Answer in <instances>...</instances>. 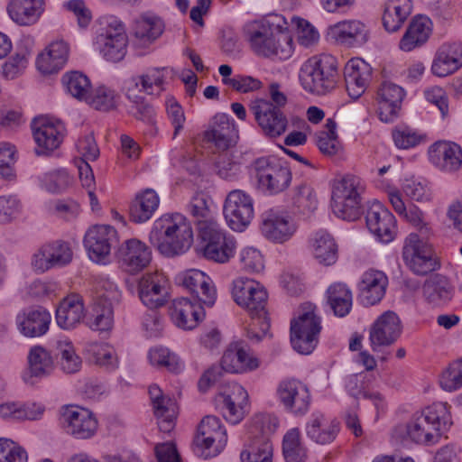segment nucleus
I'll list each match as a JSON object with an SVG mask.
<instances>
[{
    "instance_id": "f257e3e1",
    "label": "nucleus",
    "mask_w": 462,
    "mask_h": 462,
    "mask_svg": "<svg viewBox=\"0 0 462 462\" xmlns=\"http://www.w3.org/2000/svg\"><path fill=\"white\" fill-rule=\"evenodd\" d=\"M150 242L166 256L184 254L193 243L189 221L181 214L163 215L151 230Z\"/></svg>"
},
{
    "instance_id": "f03ea898",
    "label": "nucleus",
    "mask_w": 462,
    "mask_h": 462,
    "mask_svg": "<svg viewBox=\"0 0 462 462\" xmlns=\"http://www.w3.org/2000/svg\"><path fill=\"white\" fill-rule=\"evenodd\" d=\"M451 425L448 403L436 402L412 417L406 425V433L416 443L432 445L439 441Z\"/></svg>"
},
{
    "instance_id": "7ed1b4c3",
    "label": "nucleus",
    "mask_w": 462,
    "mask_h": 462,
    "mask_svg": "<svg viewBox=\"0 0 462 462\" xmlns=\"http://www.w3.org/2000/svg\"><path fill=\"white\" fill-rule=\"evenodd\" d=\"M299 77L306 92L327 95L336 89L339 81L338 61L330 54L313 56L304 63Z\"/></svg>"
},
{
    "instance_id": "20e7f679",
    "label": "nucleus",
    "mask_w": 462,
    "mask_h": 462,
    "mask_svg": "<svg viewBox=\"0 0 462 462\" xmlns=\"http://www.w3.org/2000/svg\"><path fill=\"white\" fill-rule=\"evenodd\" d=\"M259 365V359L248 347L240 343L230 344L223 354L220 365H213L206 370L198 383V387L200 392L205 393L225 372L244 374L257 369Z\"/></svg>"
},
{
    "instance_id": "39448f33",
    "label": "nucleus",
    "mask_w": 462,
    "mask_h": 462,
    "mask_svg": "<svg viewBox=\"0 0 462 462\" xmlns=\"http://www.w3.org/2000/svg\"><path fill=\"white\" fill-rule=\"evenodd\" d=\"M244 34L252 50L259 56L276 57L287 60L293 47L291 38L283 33L274 34L268 24L259 21L247 23L244 26Z\"/></svg>"
},
{
    "instance_id": "423d86ee",
    "label": "nucleus",
    "mask_w": 462,
    "mask_h": 462,
    "mask_svg": "<svg viewBox=\"0 0 462 462\" xmlns=\"http://www.w3.org/2000/svg\"><path fill=\"white\" fill-rule=\"evenodd\" d=\"M331 208L334 214L344 220L354 221L362 213L364 186L359 177L346 174L331 182Z\"/></svg>"
},
{
    "instance_id": "0eeeda50",
    "label": "nucleus",
    "mask_w": 462,
    "mask_h": 462,
    "mask_svg": "<svg viewBox=\"0 0 462 462\" xmlns=\"http://www.w3.org/2000/svg\"><path fill=\"white\" fill-rule=\"evenodd\" d=\"M315 309L311 303L302 304L297 317L291 321V343L300 354L309 355L317 346L322 327Z\"/></svg>"
},
{
    "instance_id": "6e6552de",
    "label": "nucleus",
    "mask_w": 462,
    "mask_h": 462,
    "mask_svg": "<svg viewBox=\"0 0 462 462\" xmlns=\"http://www.w3.org/2000/svg\"><path fill=\"white\" fill-rule=\"evenodd\" d=\"M194 442L199 456L205 459L217 456L227 442L226 430L219 418L214 415L205 416L198 426Z\"/></svg>"
},
{
    "instance_id": "1a4fd4ad",
    "label": "nucleus",
    "mask_w": 462,
    "mask_h": 462,
    "mask_svg": "<svg viewBox=\"0 0 462 462\" xmlns=\"http://www.w3.org/2000/svg\"><path fill=\"white\" fill-rule=\"evenodd\" d=\"M97 44L101 56L107 61L119 62L126 52L128 37L124 23L116 17L106 19V25L97 36Z\"/></svg>"
},
{
    "instance_id": "9d476101",
    "label": "nucleus",
    "mask_w": 462,
    "mask_h": 462,
    "mask_svg": "<svg viewBox=\"0 0 462 462\" xmlns=\"http://www.w3.org/2000/svg\"><path fill=\"white\" fill-rule=\"evenodd\" d=\"M232 294L235 301L245 309L253 319L265 317L268 294L260 282L248 278L239 277L234 281Z\"/></svg>"
},
{
    "instance_id": "9b49d317",
    "label": "nucleus",
    "mask_w": 462,
    "mask_h": 462,
    "mask_svg": "<svg viewBox=\"0 0 462 462\" xmlns=\"http://www.w3.org/2000/svg\"><path fill=\"white\" fill-rule=\"evenodd\" d=\"M254 169L259 187L270 194L285 190L291 183V171L275 159L258 158L254 162Z\"/></svg>"
},
{
    "instance_id": "f8f14e48",
    "label": "nucleus",
    "mask_w": 462,
    "mask_h": 462,
    "mask_svg": "<svg viewBox=\"0 0 462 462\" xmlns=\"http://www.w3.org/2000/svg\"><path fill=\"white\" fill-rule=\"evenodd\" d=\"M60 424L63 430L77 439H88L97 430V420L92 411L77 405L61 410Z\"/></svg>"
},
{
    "instance_id": "ddd939ff",
    "label": "nucleus",
    "mask_w": 462,
    "mask_h": 462,
    "mask_svg": "<svg viewBox=\"0 0 462 462\" xmlns=\"http://www.w3.org/2000/svg\"><path fill=\"white\" fill-rule=\"evenodd\" d=\"M223 213L229 227L241 232L254 218L253 199L242 189L231 190L225 199Z\"/></svg>"
},
{
    "instance_id": "4468645a",
    "label": "nucleus",
    "mask_w": 462,
    "mask_h": 462,
    "mask_svg": "<svg viewBox=\"0 0 462 462\" xmlns=\"http://www.w3.org/2000/svg\"><path fill=\"white\" fill-rule=\"evenodd\" d=\"M402 257L409 268L418 275H426L439 267L431 246L415 233L410 234L405 239Z\"/></svg>"
},
{
    "instance_id": "2eb2a0df",
    "label": "nucleus",
    "mask_w": 462,
    "mask_h": 462,
    "mask_svg": "<svg viewBox=\"0 0 462 462\" xmlns=\"http://www.w3.org/2000/svg\"><path fill=\"white\" fill-rule=\"evenodd\" d=\"M175 281L205 306L212 307L215 304L217 290L212 279L204 272L198 269L187 270L180 273Z\"/></svg>"
},
{
    "instance_id": "dca6fc26",
    "label": "nucleus",
    "mask_w": 462,
    "mask_h": 462,
    "mask_svg": "<svg viewBox=\"0 0 462 462\" xmlns=\"http://www.w3.org/2000/svg\"><path fill=\"white\" fill-rule=\"evenodd\" d=\"M250 109L266 136L274 138L285 133L288 125L287 117L282 109L274 106L273 103L269 100L258 99L252 104Z\"/></svg>"
},
{
    "instance_id": "f3484780",
    "label": "nucleus",
    "mask_w": 462,
    "mask_h": 462,
    "mask_svg": "<svg viewBox=\"0 0 462 462\" xmlns=\"http://www.w3.org/2000/svg\"><path fill=\"white\" fill-rule=\"evenodd\" d=\"M32 130L38 145L37 154H43L57 149L63 141L65 126L60 120L39 116L32 120Z\"/></svg>"
},
{
    "instance_id": "a211bd4d",
    "label": "nucleus",
    "mask_w": 462,
    "mask_h": 462,
    "mask_svg": "<svg viewBox=\"0 0 462 462\" xmlns=\"http://www.w3.org/2000/svg\"><path fill=\"white\" fill-rule=\"evenodd\" d=\"M216 405L227 421L236 424L246 412L248 393L242 385L233 383L226 392L217 395Z\"/></svg>"
},
{
    "instance_id": "6ab92c4d",
    "label": "nucleus",
    "mask_w": 462,
    "mask_h": 462,
    "mask_svg": "<svg viewBox=\"0 0 462 462\" xmlns=\"http://www.w3.org/2000/svg\"><path fill=\"white\" fill-rule=\"evenodd\" d=\"M279 401L296 416L304 415L310 409L311 397L309 388L299 380L282 381L277 389Z\"/></svg>"
},
{
    "instance_id": "aec40b11",
    "label": "nucleus",
    "mask_w": 462,
    "mask_h": 462,
    "mask_svg": "<svg viewBox=\"0 0 462 462\" xmlns=\"http://www.w3.org/2000/svg\"><path fill=\"white\" fill-rule=\"evenodd\" d=\"M297 229L296 221L287 212L271 209L263 215L261 231L272 242L282 244L290 240Z\"/></svg>"
},
{
    "instance_id": "412c9836",
    "label": "nucleus",
    "mask_w": 462,
    "mask_h": 462,
    "mask_svg": "<svg viewBox=\"0 0 462 462\" xmlns=\"http://www.w3.org/2000/svg\"><path fill=\"white\" fill-rule=\"evenodd\" d=\"M138 295L149 309L163 306L168 300V279L162 273L143 274L138 281Z\"/></svg>"
},
{
    "instance_id": "4be33fe9",
    "label": "nucleus",
    "mask_w": 462,
    "mask_h": 462,
    "mask_svg": "<svg viewBox=\"0 0 462 462\" xmlns=\"http://www.w3.org/2000/svg\"><path fill=\"white\" fill-rule=\"evenodd\" d=\"M402 333V324L397 314L392 310L383 312L370 328L369 339L373 351L393 344Z\"/></svg>"
},
{
    "instance_id": "5701e85b",
    "label": "nucleus",
    "mask_w": 462,
    "mask_h": 462,
    "mask_svg": "<svg viewBox=\"0 0 462 462\" xmlns=\"http://www.w3.org/2000/svg\"><path fill=\"white\" fill-rule=\"evenodd\" d=\"M116 230L108 225H97L89 228L84 237V245L94 262L104 260L116 242Z\"/></svg>"
},
{
    "instance_id": "b1692460",
    "label": "nucleus",
    "mask_w": 462,
    "mask_h": 462,
    "mask_svg": "<svg viewBox=\"0 0 462 462\" xmlns=\"http://www.w3.org/2000/svg\"><path fill=\"white\" fill-rule=\"evenodd\" d=\"M72 250L69 245L62 241H55L42 245L33 254L32 265L41 273L53 267H60L68 264L72 260Z\"/></svg>"
},
{
    "instance_id": "393cba45",
    "label": "nucleus",
    "mask_w": 462,
    "mask_h": 462,
    "mask_svg": "<svg viewBox=\"0 0 462 462\" xmlns=\"http://www.w3.org/2000/svg\"><path fill=\"white\" fill-rule=\"evenodd\" d=\"M365 222L368 229L380 241L391 242L396 233L394 216L380 202H374L367 209Z\"/></svg>"
},
{
    "instance_id": "a878e982",
    "label": "nucleus",
    "mask_w": 462,
    "mask_h": 462,
    "mask_svg": "<svg viewBox=\"0 0 462 462\" xmlns=\"http://www.w3.org/2000/svg\"><path fill=\"white\" fill-rule=\"evenodd\" d=\"M405 96L404 89L391 81H383L377 89L378 116L382 122H393L398 116Z\"/></svg>"
},
{
    "instance_id": "bb28decb",
    "label": "nucleus",
    "mask_w": 462,
    "mask_h": 462,
    "mask_svg": "<svg viewBox=\"0 0 462 462\" xmlns=\"http://www.w3.org/2000/svg\"><path fill=\"white\" fill-rule=\"evenodd\" d=\"M204 137L207 141L212 142L218 150L226 151L236 145L238 133L229 116L218 113L212 118L209 129L205 132Z\"/></svg>"
},
{
    "instance_id": "cd10ccee",
    "label": "nucleus",
    "mask_w": 462,
    "mask_h": 462,
    "mask_svg": "<svg viewBox=\"0 0 462 462\" xmlns=\"http://www.w3.org/2000/svg\"><path fill=\"white\" fill-rule=\"evenodd\" d=\"M429 160L438 169L453 172L462 166V148L449 141H437L429 147Z\"/></svg>"
},
{
    "instance_id": "c85d7f7f",
    "label": "nucleus",
    "mask_w": 462,
    "mask_h": 462,
    "mask_svg": "<svg viewBox=\"0 0 462 462\" xmlns=\"http://www.w3.org/2000/svg\"><path fill=\"white\" fill-rule=\"evenodd\" d=\"M117 257L129 273L142 271L152 260L150 248L142 241L132 238L126 240L118 249Z\"/></svg>"
},
{
    "instance_id": "c756f323",
    "label": "nucleus",
    "mask_w": 462,
    "mask_h": 462,
    "mask_svg": "<svg viewBox=\"0 0 462 462\" xmlns=\"http://www.w3.org/2000/svg\"><path fill=\"white\" fill-rule=\"evenodd\" d=\"M165 68H151L140 76H133L125 81L124 88L128 99L132 92L138 90L147 95H160L164 90Z\"/></svg>"
},
{
    "instance_id": "7c9ffc66",
    "label": "nucleus",
    "mask_w": 462,
    "mask_h": 462,
    "mask_svg": "<svg viewBox=\"0 0 462 462\" xmlns=\"http://www.w3.org/2000/svg\"><path fill=\"white\" fill-rule=\"evenodd\" d=\"M203 305L184 297L174 300L171 310L174 323L183 329L195 328L205 317Z\"/></svg>"
},
{
    "instance_id": "2f4dec72",
    "label": "nucleus",
    "mask_w": 462,
    "mask_h": 462,
    "mask_svg": "<svg viewBox=\"0 0 462 462\" xmlns=\"http://www.w3.org/2000/svg\"><path fill=\"white\" fill-rule=\"evenodd\" d=\"M69 46L64 40L51 42L38 55L36 65L42 74H53L60 71L67 63Z\"/></svg>"
},
{
    "instance_id": "473e14b6",
    "label": "nucleus",
    "mask_w": 462,
    "mask_h": 462,
    "mask_svg": "<svg viewBox=\"0 0 462 462\" xmlns=\"http://www.w3.org/2000/svg\"><path fill=\"white\" fill-rule=\"evenodd\" d=\"M344 77L349 97L357 99L367 88L371 77V69L363 60L352 59L345 66Z\"/></svg>"
},
{
    "instance_id": "72a5a7b5",
    "label": "nucleus",
    "mask_w": 462,
    "mask_h": 462,
    "mask_svg": "<svg viewBox=\"0 0 462 462\" xmlns=\"http://www.w3.org/2000/svg\"><path fill=\"white\" fill-rule=\"evenodd\" d=\"M10 18L18 25L35 24L45 10V0H9L6 7Z\"/></svg>"
},
{
    "instance_id": "f704fd0d",
    "label": "nucleus",
    "mask_w": 462,
    "mask_h": 462,
    "mask_svg": "<svg viewBox=\"0 0 462 462\" xmlns=\"http://www.w3.org/2000/svg\"><path fill=\"white\" fill-rule=\"evenodd\" d=\"M388 278L384 273L370 269L365 272L358 283L360 296L367 305L379 302L385 294Z\"/></svg>"
},
{
    "instance_id": "c9c22d12",
    "label": "nucleus",
    "mask_w": 462,
    "mask_h": 462,
    "mask_svg": "<svg viewBox=\"0 0 462 462\" xmlns=\"http://www.w3.org/2000/svg\"><path fill=\"white\" fill-rule=\"evenodd\" d=\"M462 66V44H443L438 51L431 69L439 77H446Z\"/></svg>"
},
{
    "instance_id": "e433bc0d",
    "label": "nucleus",
    "mask_w": 462,
    "mask_h": 462,
    "mask_svg": "<svg viewBox=\"0 0 462 462\" xmlns=\"http://www.w3.org/2000/svg\"><path fill=\"white\" fill-rule=\"evenodd\" d=\"M306 434L315 443L320 445L334 441L339 432V424L335 420L326 418L322 413H313L306 423Z\"/></svg>"
},
{
    "instance_id": "4c0bfd02",
    "label": "nucleus",
    "mask_w": 462,
    "mask_h": 462,
    "mask_svg": "<svg viewBox=\"0 0 462 462\" xmlns=\"http://www.w3.org/2000/svg\"><path fill=\"white\" fill-rule=\"evenodd\" d=\"M411 0H386L383 5L382 23L388 32H398L412 12Z\"/></svg>"
},
{
    "instance_id": "58836bf2",
    "label": "nucleus",
    "mask_w": 462,
    "mask_h": 462,
    "mask_svg": "<svg viewBox=\"0 0 462 462\" xmlns=\"http://www.w3.org/2000/svg\"><path fill=\"white\" fill-rule=\"evenodd\" d=\"M51 319V314L45 309L39 307L18 315L16 322L23 336L35 337L48 331Z\"/></svg>"
},
{
    "instance_id": "ea45409f",
    "label": "nucleus",
    "mask_w": 462,
    "mask_h": 462,
    "mask_svg": "<svg viewBox=\"0 0 462 462\" xmlns=\"http://www.w3.org/2000/svg\"><path fill=\"white\" fill-rule=\"evenodd\" d=\"M422 292L430 304L434 307H441L452 300L454 287L445 276L436 273L425 281Z\"/></svg>"
},
{
    "instance_id": "a19ab883",
    "label": "nucleus",
    "mask_w": 462,
    "mask_h": 462,
    "mask_svg": "<svg viewBox=\"0 0 462 462\" xmlns=\"http://www.w3.org/2000/svg\"><path fill=\"white\" fill-rule=\"evenodd\" d=\"M85 316L82 297L71 294L62 300L56 310V321L63 329L74 328Z\"/></svg>"
},
{
    "instance_id": "79ce46f5",
    "label": "nucleus",
    "mask_w": 462,
    "mask_h": 462,
    "mask_svg": "<svg viewBox=\"0 0 462 462\" xmlns=\"http://www.w3.org/2000/svg\"><path fill=\"white\" fill-rule=\"evenodd\" d=\"M431 33V22L429 18L418 15L411 19L399 47L403 51H411L423 45Z\"/></svg>"
},
{
    "instance_id": "37998d69",
    "label": "nucleus",
    "mask_w": 462,
    "mask_h": 462,
    "mask_svg": "<svg viewBox=\"0 0 462 462\" xmlns=\"http://www.w3.org/2000/svg\"><path fill=\"white\" fill-rule=\"evenodd\" d=\"M311 250L319 263L330 266L337 261L338 247L330 234L325 231L317 232L311 240Z\"/></svg>"
},
{
    "instance_id": "c03bdc74",
    "label": "nucleus",
    "mask_w": 462,
    "mask_h": 462,
    "mask_svg": "<svg viewBox=\"0 0 462 462\" xmlns=\"http://www.w3.org/2000/svg\"><path fill=\"white\" fill-rule=\"evenodd\" d=\"M158 206L157 193L147 189L132 202L129 209L130 218L135 223H143L152 217Z\"/></svg>"
},
{
    "instance_id": "a18cd8bd",
    "label": "nucleus",
    "mask_w": 462,
    "mask_h": 462,
    "mask_svg": "<svg viewBox=\"0 0 462 462\" xmlns=\"http://www.w3.org/2000/svg\"><path fill=\"white\" fill-rule=\"evenodd\" d=\"M328 33L335 41L345 44L366 39L365 24L356 20L339 22L329 27Z\"/></svg>"
},
{
    "instance_id": "49530a36",
    "label": "nucleus",
    "mask_w": 462,
    "mask_h": 462,
    "mask_svg": "<svg viewBox=\"0 0 462 462\" xmlns=\"http://www.w3.org/2000/svg\"><path fill=\"white\" fill-rule=\"evenodd\" d=\"M327 299L330 309L337 317L346 316L353 304V295L346 284L335 282L327 290Z\"/></svg>"
},
{
    "instance_id": "de8ad7c7",
    "label": "nucleus",
    "mask_w": 462,
    "mask_h": 462,
    "mask_svg": "<svg viewBox=\"0 0 462 462\" xmlns=\"http://www.w3.org/2000/svg\"><path fill=\"white\" fill-rule=\"evenodd\" d=\"M114 323V310L106 295L101 296L94 304L88 320L90 328L99 331L110 329Z\"/></svg>"
},
{
    "instance_id": "09e8293b",
    "label": "nucleus",
    "mask_w": 462,
    "mask_h": 462,
    "mask_svg": "<svg viewBox=\"0 0 462 462\" xmlns=\"http://www.w3.org/2000/svg\"><path fill=\"white\" fill-rule=\"evenodd\" d=\"M291 206L297 213L302 215H309L315 211L318 199L314 189L307 183L296 186L292 189Z\"/></svg>"
},
{
    "instance_id": "8fccbe9b",
    "label": "nucleus",
    "mask_w": 462,
    "mask_h": 462,
    "mask_svg": "<svg viewBox=\"0 0 462 462\" xmlns=\"http://www.w3.org/2000/svg\"><path fill=\"white\" fill-rule=\"evenodd\" d=\"M28 365L31 375L35 377L49 375L54 367L51 355L42 346H34L30 349Z\"/></svg>"
},
{
    "instance_id": "3c124183",
    "label": "nucleus",
    "mask_w": 462,
    "mask_h": 462,
    "mask_svg": "<svg viewBox=\"0 0 462 462\" xmlns=\"http://www.w3.org/2000/svg\"><path fill=\"white\" fill-rule=\"evenodd\" d=\"M279 425L278 418L269 413H259L253 417L249 426L252 440H270Z\"/></svg>"
},
{
    "instance_id": "603ef678",
    "label": "nucleus",
    "mask_w": 462,
    "mask_h": 462,
    "mask_svg": "<svg viewBox=\"0 0 462 462\" xmlns=\"http://www.w3.org/2000/svg\"><path fill=\"white\" fill-rule=\"evenodd\" d=\"M236 245L233 239L226 236L217 241L202 245V253L208 260L224 263L230 260L235 254Z\"/></svg>"
},
{
    "instance_id": "864d4df0",
    "label": "nucleus",
    "mask_w": 462,
    "mask_h": 462,
    "mask_svg": "<svg viewBox=\"0 0 462 462\" xmlns=\"http://www.w3.org/2000/svg\"><path fill=\"white\" fill-rule=\"evenodd\" d=\"M154 415L158 419V427L162 432H170L175 426L177 405L173 399L166 396L152 404Z\"/></svg>"
},
{
    "instance_id": "5fc2aeb1",
    "label": "nucleus",
    "mask_w": 462,
    "mask_h": 462,
    "mask_svg": "<svg viewBox=\"0 0 462 462\" xmlns=\"http://www.w3.org/2000/svg\"><path fill=\"white\" fill-rule=\"evenodd\" d=\"M164 30L162 20L152 14H143L135 23L134 35L143 41H154Z\"/></svg>"
},
{
    "instance_id": "6e6d98bb",
    "label": "nucleus",
    "mask_w": 462,
    "mask_h": 462,
    "mask_svg": "<svg viewBox=\"0 0 462 462\" xmlns=\"http://www.w3.org/2000/svg\"><path fill=\"white\" fill-rule=\"evenodd\" d=\"M67 91L75 98L85 100L90 93V80L79 71H70L62 77Z\"/></svg>"
},
{
    "instance_id": "4d7b16f0",
    "label": "nucleus",
    "mask_w": 462,
    "mask_h": 462,
    "mask_svg": "<svg viewBox=\"0 0 462 462\" xmlns=\"http://www.w3.org/2000/svg\"><path fill=\"white\" fill-rule=\"evenodd\" d=\"M282 452L286 462H304L307 458V451L300 443L298 429L291 430L283 437Z\"/></svg>"
},
{
    "instance_id": "13d9d810",
    "label": "nucleus",
    "mask_w": 462,
    "mask_h": 462,
    "mask_svg": "<svg viewBox=\"0 0 462 462\" xmlns=\"http://www.w3.org/2000/svg\"><path fill=\"white\" fill-rule=\"evenodd\" d=\"M336 127V122L332 119H328L325 125L326 129L316 134V143L324 155L333 156L340 150Z\"/></svg>"
},
{
    "instance_id": "bf43d9fd",
    "label": "nucleus",
    "mask_w": 462,
    "mask_h": 462,
    "mask_svg": "<svg viewBox=\"0 0 462 462\" xmlns=\"http://www.w3.org/2000/svg\"><path fill=\"white\" fill-rule=\"evenodd\" d=\"M118 99L119 96L115 90L101 86L89 93L86 102L97 110L107 112L116 107Z\"/></svg>"
},
{
    "instance_id": "052dcab7",
    "label": "nucleus",
    "mask_w": 462,
    "mask_h": 462,
    "mask_svg": "<svg viewBox=\"0 0 462 462\" xmlns=\"http://www.w3.org/2000/svg\"><path fill=\"white\" fill-rule=\"evenodd\" d=\"M273 445L270 440H252L242 451V462H272Z\"/></svg>"
},
{
    "instance_id": "680f3d73",
    "label": "nucleus",
    "mask_w": 462,
    "mask_h": 462,
    "mask_svg": "<svg viewBox=\"0 0 462 462\" xmlns=\"http://www.w3.org/2000/svg\"><path fill=\"white\" fill-rule=\"evenodd\" d=\"M57 349L60 356V368L64 373L75 374L80 370L82 360L76 354L71 342L59 341Z\"/></svg>"
},
{
    "instance_id": "e2e57ef3",
    "label": "nucleus",
    "mask_w": 462,
    "mask_h": 462,
    "mask_svg": "<svg viewBox=\"0 0 462 462\" xmlns=\"http://www.w3.org/2000/svg\"><path fill=\"white\" fill-rule=\"evenodd\" d=\"M149 359L152 365L164 367L172 373H179L182 368V364L178 356L162 346L151 349Z\"/></svg>"
},
{
    "instance_id": "0e129e2a",
    "label": "nucleus",
    "mask_w": 462,
    "mask_h": 462,
    "mask_svg": "<svg viewBox=\"0 0 462 462\" xmlns=\"http://www.w3.org/2000/svg\"><path fill=\"white\" fill-rule=\"evenodd\" d=\"M392 137L394 144L399 149L413 148L426 142V135L407 127H395L392 132Z\"/></svg>"
},
{
    "instance_id": "69168bd1",
    "label": "nucleus",
    "mask_w": 462,
    "mask_h": 462,
    "mask_svg": "<svg viewBox=\"0 0 462 462\" xmlns=\"http://www.w3.org/2000/svg\"><path fill=\"white\" fill-rule=\"evenodd\" d=\"M93 362L106 370H115L117 367V356L115 349L106 344H94L90 346Z\"/></svg>"
},
{
    "instance_id": "338daca9",
    "label": "nucleus",
    "mask_w": 462,
    "mask_h": 462,
    "mask_svg": "<svg viewBox=\"0 0 462 462\" xmlns=\"http://www.w3.org/2000/svg\"><path fill=\"white\" fill-rule=\"evenodd\" d=\"M196 226L202 245L217 241L226 236L214 216L207 220L199 222Z\"/></svg>"
},
{
    "instance_id": "774afa93",
    "label": "nucleus",
    "mask_w": 462,
    "mask_h": 462,
    "mask_svg": "<svg viewBox=\"0 0 462 462\" xmlns=\"http://www.w3.org/2000/svg\"><path fill=\"white\" fill-rule=\"evenodd\" d=\"M440 384L448 392L456 391L462 386V359L450 364L442 374Z\"/></svg>"
}]
</instances>
